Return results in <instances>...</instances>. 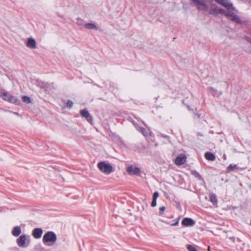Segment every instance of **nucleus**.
<instances>
[{
  "mask_svg": "<svg viewBox=\"0 0 251 251\" xmlns=\"http://www.w3.org/2000/svg\"><path fill=\"white\" fill-rule=\"evenodd\" d=\"M223 158L225 160H226V154H224L223 155Z\"/></svg>",
  "mask_w": 251,
  "mask_h": 251,
  "instance_id": "32",
  "label": "nucleus"
},
{
  "mask_svg": "<svg viewBox=\"0 0 251 251\" xmlns=\"http://www.w3.org/2000/svg\"><path fill=\"white\" fill-rule=\"evenodd\" d=\"M5 111H7V112H10V113H13V114H15V115H17V116H19V114L18 113H17V112H12V111H10V110H5Z\"/></svg>",
  "mask_w": 251,
  "mask_h": 251,
  "instance_id": "29",
  "label": "nucleus"
},
{
  "mask_svg": "<svg viewBox=\"0 0 251 251\" xmlns=\"http://www.w3.org/2000/svg\"><path fill=\"white\" fill-rule=\"evenodd\" d=\"M191 1L199 10L206 11L208 9V6L204 0H191Z\"/></svg>",
  "mask_w": 251,
  "mask_h": 251,
  "instance_id": "5",
  "label": "nucleus"
},
{
  "mask_svg": "<svg viewBox=\"0 0 251 251\" xmlns=\"http://www.w3.org/2000/svg\"><path fill=\"white\" fill-rule=\"evenodd\" d=\"M210 201L213 204H216L217 203V199L216 195L214 194H210L209 196Z\"/></svg>",
  "mask_w": 251,
  "mask_h": 251,
  "instance_id": "20",
  "label": "nucleus"
},
{
  "mask_svg": "<svg viewBox=\"0 0 251 251\" xmlns=\"http://www.w3.org/2000/svg\"><path fill=\"white\" fill-rule=\"evenodd\" d=\"M42 241L43 243L46 245H53L57 241L56 235L53 231H47L44 235Z\"/></svg>",
  "mask_w": 251,
  "mask_h": 251,
  "instance_id": "1",
  "label": "nucleus"
},
{
  "mask_svg": "<svg viewBox=\"0 0 251 251\" xmlns=\"http://www.w3.org/2000/svg\"><path fill=\"white\" fill-rule=\"evenodd\" d=\"M198 117H200V115L199 114H196Z\"/></svg>",
  "mask_w": 251,
  "mask_h": 251,
  "instance_id": "37",
  "label": "nucleus"
},
{
  "mask_svg": "<svg viewBox=\"0 0 251 251\" xmlns=\"http://www.w3.org/2000/svg\"><path fill=\"white\" fill-rule=\"evenodd\" d=\"M30 236L25 234H22L17 239L16 243L19 247L25 248L30 244Z\"/></svg>",
  "mask_w": 251,
  "mask_h": 251,
  "instance_id": "3",
  "label": "nucleus"
},
{
  "mask_svg": "<svg viewBox=\"0 0 251 251\" xmlns=\"http://www.w3.org/2000/svg\"><path fill=\"white\" fill-rule=\"evenodd\" d=\"M209 92L211 95H212L214 97H219L222 94V92H218L217 90L214 89L213 88L210 87L209 88Z\"/></svg>",
  "mask_w": 251,
  "mask_h": 251,
  "instance_id": "18",
  "label": "nucleus"
},
{
  "mask_svg": "<svg viewBox=\"0 0 251 251\" xmlns=\"http://www.w3.org/2000/svg\"><path fill=\"white\" fill-rule=\"evenodd\" d=\"M67 106L69 107V108H71L73 106V102L70 100H68L67 101Z\"/></svg>",
  "mask_w": 251,
  "mask_h": 251,
  "instance_id": "26",
  "label": "nucleus"
},
{
  "mask_svg": "<svg viewBox=\"0 0 251 251\" xmlns=\"http://www.w3.org/2000/svg\"><path fill=\"white\" fill-rule=\"evenodd\" d=\"M21 227L20 226H16L12 231V234L15 237H18L21 233Z\"/></svg>",
  "mask_w": 251,
  "mask_h": 251,
  "instance_id": "15",
  "label": "nucleus"
},
{
  "mask_svg": "<svg viewBox=\"0 0 251 251\" xmlns=\"http://www.w3.org/2000/svg\"><path fill=\"white\" fill-rule=\"evenodd\" d=\"M187 107L189 110H191V109L189 105H187Z\"/></svg>",
  "mask_w": 251,
  "mask_h": 251,
  "instance_id": "33",
  "label": "nucleus"
},
{
  "mask_svg": "<svg viewBox=\"0 0 251 251\" xmlns=\"http://www.w3.org/2000/svg\"><path fill=\"white\" fill-rule=\"evenodd\" d=\"M97 166L99 169L105 175H109L113 171L111 165L104 161L98 163Z\"/></svg>",
  "mask_w": 251,
  "mask_h": 251,
  "instance_id": "4",
  "label": "nucleus"
},
{
  "mask_svg": "<svg viewBox=\"0 0 251 251\" xmlns=\"http://www.w3.org/2000/svg\"><path fill=\"white\" fill-rule=\"evenodd\" d=\"M150 135L151 136V133H150Z\"/></svg>",
  "mask_w": 251,
  "mask_h": 251,
  "instance_id": "36",
  "label": "nucleus"
},
{
  "mask_svg": "<svg viewBox=\"0 0 251 251\" xmlns=\"http://www.w3.org/2000/svg\"><path fill=\"white\" fill-rule=\"evenodd\" d=\"M166 209L165 206H162L159 208V214L162 215Z\"/></svg>",
  "mask_w": 251,
  "mask_h": 251,
  "instance_id": "25",
  "label": "nucleus"
},
{
  "mask_svg": "<svg viewBox=\"0 0 251 251\" xmlns=\"http://www.w3.org/2000/svg\"><path fill=\"white\" fill-rule=\"evenodd\" d=\"M26 46L27 47L32 49H35L37 48L36 41L33 38H29L27 39Z\"/></svg>",
  "mask_w": 251,
  "mask_h": 251,
  "instance_id": "11",
  "label": "nucleus"
},
{
  "mask_svg": "<svg viewBox=\"0 0 251 251\" xmlns=\"http://www.w3.org/2000/svg\"><path fill=\"white\" fill-rule=\"evenodd\" d=\"M196 176L199 178V179H201V176L198 173H196Z\"/></svg>",
  "mask_w": 251,
  "mask_h": 251,
  "instance_id": "31",
  "label": "nucleus"
},
{
  "mask_svg": "<svg viewBox=\"0 0 251 251\" xmlns=\"http://www.w3.org/2000/svg\"><path fill=\"white\" fill-rule=\"evenodd\" d=\"M85 26L86 28L89 29H95L96 30L98 29V27L95 24L92 23L86 24Z\"/></svg>",
  "mask_w": 251,
  "mask_h": 251,
  "instance_id": "19",
  "label": "nucleus"
},
{
  "mask_svg": "<svg viewBox=\"0 0 251 251\" xmlns=\"http://www.w3.org/2000/svg\"><path fill=\"white\" fill-rule=\"evenodd\" d=\"M186 248L189 251H198L197 249L191 245H187Z\"/></svg>",
  "mask_w": 251,
  "mask_h": 251,
  "instance_id": "22",
  "label": "nucleus"
},
{
  "mask_svg": "<svg viewBox=\"0 0 251 251\" xmlns=\"http://www.w3.org/2000/svg\"><path fill=\"white\" fill-rule=\"evenodd\" d=\"M226 12H227V10L218 7V14L221 13L226 16Z\"/></svg>",
  "mask_w": 251,
  "mask_h": 251,
  "instance_id": "24",
  "label": "nucleus"
},
{
  "mask_svg": "<svg viewBox=\"0 0 251 251\" xmlns=\"http://www.w3.org/2000/svg\"><path fill=\"white\" fill-rule=\"evenodd\" d=\"M22 100L23 102L25 103H26L27 104L30 103L31 102V100L30 98L26 96H23L22 97Z\"/></svg>",
  "mask_w": 251,
  "mask_h": 251,
  "instance_id": "21",
  "label": "nucleus"
},
{
  "mask_svg": "<svg viewBox=\"0 0 251 251\" xmlns=\"http://www.w3.org/2000/svg\"><path fill=\"white\" fill-rule=\"evenodd\" d=\"M126 171L129 175L139 176L140 174V169L133 165L128 166L126 169Z\"/></svg>",
  "mask_w": 251,
  "mask_h": 251,
  "instance_id": "8",
  "label": "nucleus"
},
{
  "mask_svg": "<svg viewBox=\"0 0 251 251\" xmlns=\"http://www.w3.org/2000/svg\"><path fill=\"white\" fill-rule=\"evenodd\" d=\"M135 127H136V129L138 131L141 132L144 136H145V137L148 136V131L146 129H145V128H144L143 127H141V126H137V125L135 126Z\"/></svg>",
  "mask_w": 251,
  "mask_h": 251,
  "instance_id": "17",
  "label": "nucleus"
},
{
  "mask_svg": "<svg viewBox=\"0 0 251 251\" xmlns=\"http://www.w3.org/2000/svg\"><path fill=\"white\" fill-rule=\"evenodd\" d=\"M79 113L82 117L85 118L88 122L92 124L93 120V117L86 109L81 110Z\"/></svg>",
  "mask_w": 251,
  "mask_h": 251,
  "instance_id": "7",
  "label": "nucleus"
},
{
  "mask_svg": "<svg viewBox=\"0 0 251 251\" xmlns=\"http://www.w3.org/2000/svg\"><path fill=\"white\" fill-rule=\"evenodd\" d=\"M209 14L214 16H216L218 14V7L215 4L211 5Z\"/></svg>",
  "mask_w": 251,
  "mask_h": 251,
  "instance_id": "14",
  "label": "nucleus"
},
{
  "mask_svg": "<svg viewBox=\"0 0 251 251\" xmlns=\"http://www.w3.org/2000/svg\"><path fill=\"white\" fill-rule=\"evenodd\" d=\"M215 1L227 9L235 10V8L233 7L232 3L230 2L228 0H215Z\"/></svg>",
  "mask_w": 251,
  "mask_h": 251,
  "instance_id": "9",
  "label": "nucleus"
},
{
  "mask_svg": "<svg viewBox=\"0 0 251 251\" xmlns=\"http://www.w3.org/2000/svg\"><path fill=\"white\" fill-rule=\"evenodd\" d=\"M236 168V165L230 164L227 168V170L229 172L234 170Z\"/></svg>",
  "mask_w": 251,
  "mask_h": 251,
  "instance_id": "23",
  "label": "nucleus"
},
{
  "mask_svg": "<svg viewBox=\"0 0 251 251\" xmlns=\"http://www.w3.org/2000/svg\"><path fill=\"white\" fill-rule=\"evenodd\" d=\"M186 161V157L183 155L178 156L175 160V163L177 165L183 164Z\"/></svg>",
  "mask_w": 251,
  "mask_h": 251,
  "instance_id": "13",
  "label": "nucleus"
},
{
  "mask_svg": "<svg viewBox=\"0 0 251 251\" xmlns=\"http://www.w3.org/2000/svg\"><path fill=\"white\" fill-rule=\"evenodd\" d=\"M133 125H135V126L136 125L138 126L136 124H135V123H133Z\"/></svg>",
  "mask_w": 251,
  "mask_h": 251,
  "instance_id": "35",
  "label": "nucleus"
},
{
  "mask_svg": "<svg viewBox=\"0 0 251 251\" xmlns=\"http://www.w3.org/2000/svg\"><path fill=\"white\" fill-rule=\"evenodd\" d=\"M159 196V193L158 192H155L153 194V198L152 199H157L158 197Z\"/></svg>",
  "mask_w": 251,
  "mask_h": 251,
  "instance_id": "28",
  "label": "nucleus"
},
{
  "mask_svg": "<svg viewBox=\"0 0 251 251\" xmlns=\"http://www.w3.org/2000/svg\"><path fill=\"white\" fill-rule=\"evenodd\" d=\"M204 157L207 160L209 161H214L216 159L214 154L209 151H207L205 153Z\"/></svg>",
  "mask_w": 251,
  "mask_h": 251,
  "instance_id": "16",
  "label": "nucleus"
},
{
  "mask_svg": "<svg viewBox=\"0 0 251 251\" xmlns=\"http://www.w3.org/2000/svg\"><path fill=\"white\" fill-rule=\"evenodd\" d=\"M231 9H227L226 12V17L230 18V19L236 23H240L241 22L240 18L233 11H231Z\"/></svg>",
  "mask_w": 251,
  "mask_h": 251,
  "instance_id": "6",
  "label": "nucleus"
},
{
  "mask_svg": "<svg viewBox=\"0 0 251 251\" xmlns=\"http://www.w3.org/2000/svg\"><path fill=\"white\" fill-rule=\"evenodd\" d=\"M43 230L41 228H34L32 232V235L35 239H39L41 237Z\"/></svg>",
  "mask_w": 251,
  "mask_h": 251,
  "instance_id": "10",
  "label": "nucleus"
},
{
  "mask_svg": "<svg viewBox=\"0 0 251 251\" xmlns=\"http://www.w3.org/2000/svg\"><path fill=\"white\" fill-rule=\"evenodd\" d=\"M156 200L157 199H152V201L151 203V206L152 207H154L156 205Z\"/></svg>",
  "mask_w": 251,
  "mask_h": 251,
  "instance_id": "27",
  "label": "nucleus"
},
{
  "mask_svg": "<svg viewBox=\"0 0 251 251\" xmlns=\"http://www.w3.org/2000/svg\"><path fill=\"white\" fill-rule=\"evenodd\" d=\"M178 220H176V221L175 222V223H174L172 224H171V226H177V225H178Z\"/></svg>",
  "mask_w": 251,
  "mask_h": 251,
  "instance_id": "30",
  "label": "nucleus"
},
{
  "mask_svg": "<svg viewBox=\"0 0 251 251\" xmlns=\"http://www.w3.org/2000/svg\"><path fill=\"white\" fill-rule=\"evenodd\" d=\"M181 224L185 226H193L195 224V222L189 218H185L183 219Z\"/></svg>",
  "mask_w": 251,
  "mask_h": 251,
  "instance_id": "12",
  "label": "nucleus"
},
{
  "mask_svg": "<svg viewBox=\"0 0 251 251\" xmlns=\"http://www.w3.org/2000/svg\"><path fill=\"white\" fill-rule=\"evenodd\" d=\"M210 246H208V251H210Z\"/></svg>",
  "mask_w": 251,
  "mask_h": 251,
  "instance_id": "34",
  "label": "nucleus"
},
{
  "mask_svg": "<svg viewBox=\"0 0 251 251\" xmlns=\"http://www.w3.org/2000/svg\"><path fill=\"white\" fill-rule=\"evenodd\" d=\"M0 97L11 103L16 105H20L21 103L20 100L16 97L12 96L5 91H0Z\"/></svg>",
  "mask_w": 251,
  "mask_h": 251,
  "instance_id": "2",
  "label": "nucleus"
}]
</instances>
